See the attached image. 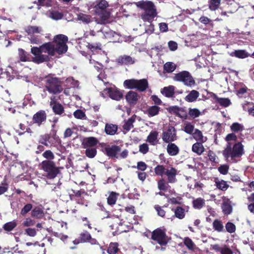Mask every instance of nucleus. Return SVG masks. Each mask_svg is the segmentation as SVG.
I'll return each mask as SVG.
<instances>
[{"instance_id": "nucleus-25", "label": "nucleus", "mask_w": 254, "mask_h": 254, "mask_svg": "<svg viewBox=\"0 0 254 254\" xmlns=\"http://www.w3.org/2000/svg\"><path fill=\"white\" fill-rule=\"evenodd\" d=\"M158 132L156 131H152L147 137V141L151 145H155L157 142Z\"/></svg>"}, {"instance_id": "nucleus-19", "label": "nucleus", "mask_w": 254, "mask_h": 254, "mask_svg": "<svg viewBox=\"0 0 254 254\" xmlns=\"http://www.w3.org/2000/svg\"><path fill=\"white\" fill-rule=\"evenodd\" d=\"M167 151L170 155L176 156L179 152V148L175 143L170 142L167 145Z\"/></svg>"}, {"instance_id": "nucleus-52", "label": "nucleus", "mask_w": 254, "mask_h": 254, "mask_svg": "<svg viewBox=\"0 0 254 254\" xmlns=\"http://www.w3.org/2000/svg\"><path fill=\"white\" fill-rule=\"evenodd\" d=\"M73 115L75 118L78 119H83L85 117V114L81 110H77L75 111Z\"/></svg>"}, {"instance_id": "nucleus-46", "label": "nucleus", "mask_w": 254, "mask_h": 254, "mask_svg": "<svg viewBox=\"0 0 254 254\" xmlns=\"http://www.w3.org/2000/svg\"><path fill=\"white\" fill-rule=\"evenodd\" d=\"M79 237L81 243H85L88 242V240L91 238V235L88 232L85 231L81 233Z\"/></svg>"}, {"instance_id": "nucleus-22", "label": "nucleus", "mask_w": 254, "mask_h": 254, "mask_svg": "<svg viewBox=\"0 0 254 254\" xmlns=\"http://www.w3.org/2000/svg\"><path fill=\"white\" fill-rule=\"evenodd\" d=\"M199 93L196 90H193L185 97V100L189 102L195 101L198 97Z\"/></svg>"}, {"instance_id": "nucleus-8", "label": "nucleus", "mask_w": 254, "mask_h": 254, "mask_svg": "<svg viewBox=\"0 0 254 254\" xmlns=\"http://www.w3.org/2000/svg\"><path fill=\"white\" fill-rule=\"evenodd\" d=\"M42 167L47 173V176L49 179L55 178L59 173L58 168L55 163L51 161H44L42 163Z\"/></svg>"}, {"instance_id": "nucleus-7", "label": "nucleus", "mask_w": 254, "mask_h": 254, "mask_svg": "<svg viewBox=\"0 0 254 254\" xmlns=\"http://www.w3.org/2000/svg\"><path fill=\"white\" fill-rule=\"evenodd\" d=\"M173 79L175 81L183 82L185 85L188 86H192L195 83L192 76L187 71H183L175 74Z\"/></svg>"}, {"instance_id": "nucleus-11", "label": "nucleus", "mask_w": 254, "mask_h": 254, "mask_svg": "<svg viewBox=\"0 0 254 254\" xmlns=\"http://www.w3.org/2000/svg\"><path fill=\"white\" fill-rule=\"evenodd\" d=\"M177 138L176 130L173 127H169L168 128L164 131L162 133V139L166 143L174 141Z\"/></svg>"}, {"instance_id": "nucleus-27", "label": "nucleus", "mask_w": 254, "mask_h": 254, "mask_svg": "<svg viewBox=\"0 0 254 254\" xmlns=\"http://www.w3.org/2000/svg\"><path fill=\"white\" fill-rule=\"evenodd\" d=\"M77 19L85 24H88L92 21L91 15L83 13H79L77 14Z\"/></svg>"}, {"instance_id": "nucleus-33", "label": "nucleus", "mask_w": 254, "mask_h": 254, "mask_svg": "<svg viewBox=\"0 0 254 254\" xmlns=\"http://www.w3.org/2000/svg\"><path fill=\"white\" fill-rule=\"evenodd\" d=\"M213 228L215 231L218 232H222L224 230V226L222 222L218 219H216L213 221Z\"/></svg>"}, {"instance_id": "nucleus-31", "label": "nucleus", "mask_w": 254, "mask_h": 254, "mask_svg": "<svg viewBox=\"0 0 254 254\" xmlns=\"http://www.w3.org/2000/svg\"><path fill=\"white\" fill-rule=\"evenodd\" d=\"M160 108L157 106H152L148 107L147 112L150 117H153L158 114Z\"/></svg>"}, {"instance_id": "nucleus-29", "label": "nucleus", "mask_w": 254, "mask_h": 254, "mask_svg": "<svg viewBox=\"0 0 254 254\" xmlns=\"http://www.w3.org/2000/svg\"><path fill=\"white\" fill-rule=\"evenodd\" d=\"M135 116H133L128 119L123 126L124 129L127 131H129L133 127V124L135 121Z\"/></svg>"}, {"instance_id": "nucleus-32", "label": "nucleus", "mask_w": 254, "mask_h": 254, "mask_svg": "<svg viewBox=\"0 0 254 254\" xmlns=\"http://www.w3.org/2000/svg\"><path fill=\"white\" fill-rule=\"evenodd\" d=\"M174 213L175 216L180 219H182L185 217V209L180 206H177L174 209Z\"/></svg>"}, {"instance_id": "nucleus-15", "label": "nucleus", "mask_w": 254, "mask_h": 254, "mask_svg": "<svg viewBox=\"0 0 254 254\" xmlns=\"http://www.w3.org/2000/svg\"><path fill=\"white\" fill-rule=\"evenodd\" d=\"M98 143V139L94 137H85L83 139L82 145L84 148H94Z\"/></svg>"}, {"instance_id": "nucleus-41", "label": "nucleus", "mask_w": 254, "mask_h": 254, "mask_svg": "<svg viewBox=\"0 0 254 254\" xmlns=\"http://www.w3.org/2000/svg\"><path fill=\"white\" fill-rule=\"evenodd\" d=\"M176 64L172 62L166 63L164 65V69L167 72H172L176 69Z\"/></svg>"}, {"instance_id": "nucleus-37", "label": "nucleus", "mask_w": 254, "mask_h": 254, "mask_svg": "<svg viewBox=\"0 0 254 254\" xmlns=\"http://www.w3.org/2000/svg\"><path fill=\"white\" fill-rule=\"evenodd\" d=\"M194 130V126L189 122H185L184 125L183 130L188 134H192Z\"/></svg>"}, {"instance_id": "nucleus-2", "label": "nucleus", "mask_w": 254, "mask_h": 254, "mask_svg": "<svg viewBox=\"0 0 254 254\" xmlns=\"http://www.w3.org/2000/svg\"><path fill=\"white\" fill-rule=\"evenodd\" d=\"M244 154V146L239 142L232 147L231 144L228 143L227 147L223 151V155L228 162H235L236 158H239Z\"/></svg>"}, {"instance_id": "nucleus-36", "label": "nucleus", "mask_w": 254, "mask_h": 254, "mask_svg": "<svg viewBox=\"0 0 254 254\" xmlns=\"http://www.w3.org/2000/svg\"><path fill=\"white\" fill-rule=\"evenodd\" d=\"M18 56L20 59V60L22 62H26L29 61V54L27 53L24 50L22 49H18Z\"/></svg>"}, {"instance_id": "nucleus-18", "label": "nucleus", "mask_w": 254, "mask_h": 254, "mask_svg": "<svg viewBox=\"0 0 254 254\" xmlns=\"http://www.w3.org/2000/svg\"><path fill=\"white\" fill-rule=\"evenodd\" d=\"M117 62L122 64H132L134 63L135 61L134 59L129 56L124 55L119 57L117 59Z\"/></svg>"}, {"instance_id": "nucleus-42", "label": "nucleus", "mask_w": 254, "mask_h": 254, "mask_svg": "<svg viewBox=\"0 0 254 254\" xmlns=\"http://www.w3.org/2000/svg\"><path fill=\"white\" fill-rule=\"evenodd\" d=\"M54 113L58 115H61L64 111L63 106L60 104H55L52 107Z\"/></svg>"}, {"instance_id": "nucleus-23", "label": "nucleus", "mask_w": 254, "mask_h": 254, "mask_svg": "<svg viewBox=\"0 0 254 254\" xmlns=\"http://www.w3.org/2000/svg\"><path fill=\"white\" fill-rule=\"evenodd\" d=\"M47 15L52 19L56 20L62 19L63 16L61 12L54 10H50L47 11Z\"/></svg>"}, {"instance_id": "nucleus-64", "label": "nucleus", "mask_w": 254, "mask_h": 254, "mask_svg": "<svg viewBox=\"0 0 254 254\" xmlns=\"http://www.w3.org/2000/svg\"><path fill=\"white\" fill-rule=\"evenodd\" d=\"M149 150L148 146L146 143H143L139 146V151L143 154H146Z\"/></svg>"}, {"instance_id": "nucleus-12", "label": "nucleus", "mask_w": 254, "mask_h": 254, "mask_svg": "<svg viewBox=\"0 0 254 254\" xmlns=\"http://www.w3.org/2000/svg\"><path fill=\"white\" fill-rule=\"evenodd\" d=\"M109 6L108 3L105 0H101L94 6L95 12L101 17H106L108 16L106 12V8Z\"/></svg>"}, {"instance_id": "nucleus-9", "label": "nucleus", "mask_w": 254, "mask_h": 254, "mask_svg": "<svg viewBox=\"0 0 254 254\" xmlns=\"http://www.w3.org/2000/svg\"><path fill=\"white\" fill-rule=\"evenodd\" d=\"M100 95L104 98L109 96L111 99L116 101H119L123 98L122 93L116 87L104 89L100 92Z\"/></svg>"}, {"instance_id": "nucleus-51", "label": "nucleus", "mask_w": 254, "mask_h": 254, "mask_svg": "<svg viewBox=\"0 0 254 254\" xmlns=\"http://www.w3.org/2000/svg\"><path fill=\"white\" fill-rule=\"evenodd\" d=\"M32 208V205L31 204H27L21 209L20 214L22 216H25L28 212H29Z\"/></svg>"}, {"instance_id": "nucleus-59", "label": "nucleus", "mask_w": 254, "mask_h": 254, "mask_svg": "<svg viewBox=\"0 0 254 254\" xmlns=\"http://www.w3.org/2000/svg\"><path fill=\"white\" fill-rule=\"evenodd\" d=\"M35 221L30 218H27L23 222V226L24 227H29L33 226L35 224Z\"/></svg>"}, {"instance_id": "nucleus-60", "label": "nucleus", "mask_w": 254, "mask_h": 254, "mask_svg": "<svg viewBox=\"0 0 254 254\" xmlns=\"http://www.w3.org/2000/svg\"><path fill=\"white\" fill-rule=\"evenodd\" d=\"M218 170L221 174L226 175L228 172L229 166L227 165H222L218 167Z\"/></svg>"}, {"instance_id": "nucleus-55", "label": "nucleus", "mask_w": 254, "mask_h": 254, "mask_svg": "<svg viewBox=\"0 0 254 254\" xmlns=\"http://www.w3.org/2000/svg\"><path fill=\"white\" fill-rule=\"evenodd\" d=\"M168 184L166 183L163 179H161L158 182V188L160 190H167Z\"/></svg>"}, {"instance_id": "nucleus-56", "label": "nucleus", "mask_w": 254, "mask_h": 254, "mask_svg": "<svg viewBox=\"0 0 254 254\" xmlns=\"http://www.w3.org/2000/svg\"><path fill=\"white\" fill-rule=\"evenodd\" d=\"M43 215L42 210L39 209H34L32 210L31 215L33 217H35L37 218H41Z\"/></svg>"}, {"instance_id": "nucleus-4", "label": "nucleus", "mask_w": 254, "mask_h": 254, "mask_svg": "<svg viewBox=\"0 0 254 254\" xmlns=\"http://www.w3.org/2000/svg\"><path fill=\"white\" fill-rule=\"evenodd\" d=\"M45 88L52 94L60 93L62 90L61 82L57 77H48L45 80Z\"/></svg>"}, {"instance_id": "nucleus-50", "label": "nucleus", "mask_w": 254, "mask_h": 254, "mask_svg": "<svg viewBox=\"0 0 254 254\" xmlns=\"http://www.w3.org/2000/svg\"><path fill=\"white\" fill-rule=\"evenodd\" d=\"M200 114V112L197 109H190L189 111V115L193 118L198 117Z\"/></svg>"}, {"instance_id": "nucleus-14", "label": "nucleus", "mask_w": 254, "mask_h": 254, "mask_svg": "<svg viewBox=\"0 0 254 254\" xmlns=\"http://www.w3.org/2000/svg\"><path fill=\"white\" fill-rule=\"evenodd\" d=\"M139 98V95L136 92L133 91H129L126 95L127 102L130 106L135 105Z\"/></svg>"}, {"instance_id": "nucleus-40", "label": "nucleus", "mask_w": 254, "mask_h": 254, "mask_svg": "<svg viewBox=\"0 0 254 254\" xmlns=\"http://www.w3.org/2000/svg\"><path fill=\"white\" fill-rule=\"evenodd\" d=\"M184 244L190 250L194 251L196 248L195 245L189 238L185 239Z\"/></svg>"}, {"instance_id": "nucleus-28", "label": "nucleus", "mask_w": 254, "mask_h": 254, "mask_svg": "<svg viewBox=\"0 0 254 254\" xmlns=\"http://www.w3.org/2000/svg\"><path fill=\"white\" fill-rule=\"evenodd\" d=\"M193 138L199 142L203 143L207 140L206 137L203 136L202 132L198 129H195L193 133Z\"/></svg>"}, {"instance_id": "nucleus-57", "label": "nucleus", "mask_w": 254, "mask_h": 254, "mask_svg": "<svg viewBox=\"0 0 254 254\" xmlns=\"http://www.w3.org/2000/svg\"><path fill=\"white\" fill-rule=\"evenodd\" d=\"M50 138V136L48 134H45L41 136L40 139H39V142L42 143V144L48 146L49 144L48 143V141Z\"/></svg>"}, {"instance_id": "nucleus-16", "label": "nucleus", "mask_w": 254, "mask_h": 254, "mask_svg": "<svg viewBox=\"0 0 254 254\" xmlns=\"http://www.w3.org/2000/svg\"><path fill=\"white\" fill-rule=\"evenodd\" d=\"M105 151L108 156L119 158L118 153L121 151V148L119 146L112 145L105 148Z\"/></svg>"}, {"instance_id": "nucleus-62", "label": "nucleus", "mask_w": 254, "mask_h": 254, "mask_svg": "<svg viewBox=\"0 0 254 254\" xmlns=\"http://www.w3.org/2000/svg\"><path fill=\"white\" fill-rule=\"evenodd\" d=\"M154 31V25L151 23V22H150L148 25L145 26V33L148 34H151L153 33Z\"/></svg>"}, {"instance_id": "nucleus-58", "label": "nucleus", "mask_w": 254, "mask_h": 254, "mask_svg": "<svg viewBox=\"0 0 254 254\" xmlns=\"http://www.w3.org/2000/svg\"><path fill=\"white\" fill-rule=\"evenodd\" d=\"M38 2L41 6L50 7L53 4V0H38Z\"/></svg>"}, {"instance_id": "nucleus-43", "label": "nucleus", "mask_w": 254, "mask_h": 254, "mask_svg": "<svg viewBox=\"0 0 254 254\" xmlns=\"http://www.w3.org/2000/svg\"><path fill=\"white\" fill-rule=\"evenodd\" d=\"M166 169L163 165H157L154 168V172L156 175L162 176L165 174Z\"/></svg>"}, {"instance_id": "nucleus-61", "label": "nucleus", "mask_w": 254, "mask_h": 254, "mask_svg": "<svg viewBox=\"0 0 254 254\" xmlns=\"http://www.w3.org/2000/svg\"><path fill=\"white\" fill-rule=\"evenodd\" d=\"M105 38L107 39H111L114 36L115 33L112 30H108L107 31L104 30L102 32Z\"/></svg>"}, {"instance_id": "nucleus-38", "label": "nucleus", "mask_w": 254, "mask_h": 254, "mask_svg": "<svg viewBox=\"0 0 254 254\" xmlns=\"http://www.w3.org/2000/svg\"><path fill=\"white\" fill-rule=\"evenodd\" d=\"M214 98L218 103L225 107H228L231 104V101L228 98H218L216 95H214Z\"/></svg>"}, {"instance_id": "nucleus-1", "label": "nucleus", "mask_w": 254, "mask_h": 254, "mask_svg": "<svg viewBox=\"0 0 254 254\" xmlns=\"http://www.w3.org/2000/svg\"><path fill=\"white\" fill-rule=\"evenodd\" d=\"M67 36L60 34L56 36L52 42L45 43L39 47H33L31 53L34 56L33 62L40 64L49 61V56H54L56 54L61 55L66 52Z\"/></svg>"}, {"instance_id": "nucleus-35", "label": "nucleus", "mask_w": 254, "mask_h": 254, "mask_svg": "<svg viewBox=\"0 0 254 254\" xmlns=\"http://www.w3.org/2000/svg\"><path fill=\"white\" fill-rule=\"evenodd\" d=\"M231 56L243 59L248 57V54L244 50H236L231 54Z\"/></svg>"}, {"instance_id": "nucleus-6", "label": "nucleus", "mask_w": 254, "mask_h": 254, "mask_svg": "<svg viewBox=\"0 0 254 254\" xmlns=\"http://www.w3.org/2000/svg\"><path fill=\"white\" fill-rule=\"evenodd\" d=\"M25 31L27 33L28 39L31 44H40V40L36 34H42L43 30L41 27L30 25L25 28Z\"/></svg>"}, {"instance_id": "nucleus-63", "label": "nucleus", "mask_w": 254, "mask_h": 254, "mask_svg": "<svg viewBox=\"0 0 254 254\" xmlns=\"http://www.w3.org/2000/svg\"><path fill=\"white\" fill-rule=\"evenodd\" d=\"M43 156L48 159H53L54 158V155L50 150H47L43 154Z\"/></svg>"}, {"instance_id": "nucleus-17", "label": "nucleus", "mask_w": 254, "mask_h": 254, "mask_svg": "<svg viewBox=\"0 0 254 254\" xmlns=\"http://www.w3.org/2000/svg\"><path fill=\"white\" fill-rule=\"evenodd\" d=\"M178 173V171L173 167H170L166 169L165 175L168 177V181L170 183H174L177 182L176 178V175Z\"/></svg>"}, {"instance_id": "nucleus-5", "label": "nucleus", "mask_w": 254, "mask_h": 254, "mask_svg": "<svg viewBox=\"0 0 254 254\" xmlns=\"http://www.w3.org/2000/svg\"><path fill=\"white\" fill-rule=\"evenodd\" d=\"M124 85L127 89H136L139 91H144L148 88V83L146 79H130L126 80L124 82Z\"/></svg>"}, {"instance_id": "nucleus-24", "label": "nucleus", "mask_w": 254, "mask_h": 254, "mask_svg": "<svg viewBox=\"0 0 254 254\" xmlns=\"http://www.w3.org/2000/svg\"><path fill=\"white\" fill-rule=\"evenodd\" d=\"M201 142H196L192 146V151L200 155L204 151V148Z\"/></svg>"}, {"instance_id": "nucleus-21", "label": "nucleus", "mask_w": 254, "mask_h": 254, "mask_svg": "<svg viewBox=\"0 0 254 254\" xmlns=\"http://www.w3.org/2000/svg\"><path fill=\"white\" fill-rule=\"evenodd\" d=\"M175 87L170 85L168 87H165L161 90V93L166 97L170 98L173 97L175 94Z\"/></svg>"}, {"instance_id": "nucleus-47", "label": "nucleus", "mask_w": 254, "mask_h": 254, "mask_svg": "<svg viewBox=\"0 0 254 254\" xmlns=\"http://www.w3.org/2000/svg\"><path fill=\"white\" fill-rule=\"evenodd\" d=\"M85 150L86 155L90 158L94 157L96 154L97 151L95 148H86Z\"/></svg>"}, {"instance_id": "nucleus-26", "label": "nucleus", "mask_w": 254, "mask_h": 254, "mask_svg": "<svg viewBox=\"0 0 254 254\" xmlns=\"http://www.w3.org/2000/svg\"><path fill=\"white\" fill-rule=\"evenodd\" d=\"M118 129L116 125L112 124H107L105 126V131L107 134L114 135L116 133Z\"/></svg>"}, {"instance_id": "nucleus-44", "label": "nucleus", "mask_w": 254, "mask_h": 254, "mask_svg": "<svg viewBox=\"0 0 254 254\" xmlns=\"http://www.w3.org/2000/svg\"><path fill=\"white\" fill-rule=\"evenodd\" d=\"M118 246L117 243H111L107 250L108 253L109 254H116L118 251Z\"/></svg>"}, {"instance_id": "nucleus-53", "label": "nucleus", "mask_w": 254, "mask_h": 254, "mask_svg": "<svg viewBox=\"0 0 254 254\" xmlns=\"http://www.w3.org/2000/svg\"><path fill=\"white\" fill-rule=\"evenodd\" d=\"M154 208L156 210V211L157 212V214L162 217H163L165 215L166 212L163 209L162 207L158 205H156L154 206Z\"/></svg>"}, {"instance_id": "nucleus-20", "label": "nucleus", "mask_w": 254, "mask_h": 254, "mask_svg": "<svg viewBox=\"0 0 254 254\" xmlns=\"http://www.w3.org/2000/svg\"><path fill=\"white\" fill-rule=\"evenodd\" d=\"M231 201L228 198H224L222 205L223 212L225 214H230L232 211Z\"/></svg>"}, {"instance_id": "nucleus-45", "label": "nucleus", "mask_w": 254, "mask_h": 254, "mask_svg": "<svg viewBox=\"0 0 254 254\" xmlns=\"http://www.w3.org/2000/svg\"><path fill=\"white\" fill-rule=\"evenodd\" d=\"M16 226V223L13 221L11 222H9L8 223H5L3 226V228L4 230L6 231H10L13 230Z\"/></svg>"}, {"instance_id": "nucleus-39", "label": "nucleus", "mask_w": 254, "mask_h": 254, "mask_svg": "<svg viewBox=\"0 0 254 254\" xmlns=\"http://www.w3.org/2000/svg\"><path fill=\"white\" fill-rule=\"evenodd\" d=\"M231 130L234 132L242 131L244 129L243 125L238 123H234L230 126Z\"/></svg>"}, {"instance_id": "nucleus-54", "label": "nucleus", "mask_w": 254, "mask_h": 254, "mask_svg": "<svg viewBox=\"0 0 254 254\" xmlns=\"http://www.w3.org/2000/svg\"><path fill=\"white\" fill-rule=\"evenodd\" d=\"M225 227L227 231L230 233H232L236 230L235 225L231 222H228L226 224Z\"/></svg>"}, {"instance_id": "nucleus-10", "label": "nucleus", "mask_w": 254, "mask_h": 254, "mask_svg": "<svg viewBox=\"0 0 254 254\" xmlns=\"http://www.w3.org/2000/svg\"><path fill=\"white\" fill-rule=\"evenodd\" d=\"M151 238L161 246H166L168 242V238L165 231L160 229H157L152 232Z\"/></svg>"}, {"instance_id": "nucleus-30", "label": "nucleus", "mask_w": 254, "mask_h": 254, "mask_svg": "<svg viewBox=\"0 0 254 254\" xmlns=\"http://www.w3.org/2000/svg\"><path fill=\"white\" fill-rule=\"evenodd\" d=\"M193 206L195 209H200L205 204V200L201 198H197L192 201Z\"/></svg>"}, {"instance_id": "nucleus-49", "label": "nucleus", "mask_w": 254, "mask_h": 254, "mask_svg": "<svg viewBox=\"0 0 254 254\" xmlns=\"http://www.w3.org/2000/svg\"><path fill=\"white\" fill-rule=\"evenodd\" d=\"M117 201V194L112 192L107 198L108 203L110 205L115 204Z\"/></svg>"}, {"instance_id": "nucleus-13", "label": "nucleus", "mask_w": 254, "mask_h": 254, "mask_svg": "<svg viewBox=\"0 0 254 254\" xmlns=\"http://www.w3.org/2000/svg\"><path fill=\"white\" fill-rule=\"evenodd\" d=\"M47 114L45 111L40 110L35 114L32 118L34 124H36L40 127L46 122Z\"/></svg>"}, {"instance_id": "nucleus-3", "label": "nucleus", "mask_w": 254, "mask_h": 254, "mask_svg": "<svg viewBox=\"0 0 254 254\" xmlns=\"http://www.w3.org/2000/svg\"><path fill=\"white\" fill-rule=\"evenodd\" d=\"M138 7L144 10L141 14V18L144 21L152 22L157 16L156 9L153 3L151 1H140L136 3Z\"/></svg>"}, {"instance_id": "nucleus-34", "label": "nucleus", "mask_w": 254, "mask_h": 254, "mask_svg": "<svg viewBox=\"0 0 254 254\" xmlns=\"http://www.w3.org/2000/svg\"><path fill=\"white\" fill-rule=\"evenodd\" d=\"M221 0H209V8L211 10L217 9L220 5Z\"/></svg>"}, {"instance_id": "nucleus-48", "label": "nucleus", "mask_w": 254, "mask_h": 254, "mask_svg": "<svg viewBox=\"0 0 254 254\" xmlns=\"http://www.w3.org/2000/svg\"><path fill=\"white\" fill-rule=\"evenodd\" d=\"M215 183L217 188L222 190H225L228 188V185L227 184L226 182L223 180L216 181Z\"/></svg>"}]
</instances>
